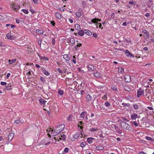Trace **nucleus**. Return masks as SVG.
I'll use <instances>...</instances> for the list:
<instances>
[{"label":"nucleus","instance_id":"obj_1","mask_svg":"<svg viewBox=\"0 0 154 154\" xmlns=\"http://www.w3.org/2000/svg\"><path fill=\"white\" fill-rule=\"evenodd\" d=\"M65 127L64 124H60L56 127L55 129L54 130L51 128H50L49 131H51V134H53L54 136H56L61 132Z\"/></svg>","mask_w":154,"mask_h":154},{"label":"nucleus","instance_id":"obj_2","mask_svg":"<svg viewBox=\"0 0 154 154\" xmlns=\"http://www.w3.org/2000/svg\"><path fill=\"white\" fill-rule=\"evenodd\" d=\"M120 126L123 129L129 131H131L132 130V128L130 125L127 123L126 122H122L120 124Z\"/></svg>","mask_w":154,"mask_h":154},{"label":"nucleus","instance_id":"obj_3","mask_svg":"<svg viewBox=\"0 0 154 154\" xmlns=\"http://www.w3.org/2000/svg\"><path fill=\"white\" fill-rule=\"evenodd\" d=\"M12 8V10L14 11L17 12L18 10L20 8V6L16 4L15 3H12L11 6Z\"/></svg>","mask_w":154,"mask_h":154},{"label":"nucleus","instance_id":"obj_4","mask_svg":"<svg viewBox=\"0 0 154 154\" xmlns=\"http://www.w3.org/2000/svg\"><path fill=\"white\" fill-rule=\"evenodd\" d=\"M79 118L80 120H83L85 119L87 120L88 118L87 117V113L85 112H82L81 114L79 116Z\"/></svg>","mask_w":154,"mask_h":154},{"label":"nucleus","instance_id":"obj_5","mask_svg":"<svg viewBox=\"0 0 154 154\" xmlns=\"http://www.w3.org/2000/svg\"><path fill=\"white\" fill-rule=\"evenodd\" d=\"M100 21V20L99 19H97L96 18H95L94 19H93L91 21L92 22H93L94 23H96V25H97V28L99 27V28H101V26H102V24L100 23H98V21Z\"/></svg>","mask_w":154,"mask_h":154},{"label":"nucleus","instance_id":"obj_6","mask_svg":"<svg viewBox=\"0 0 154 154\" xmlns=\"http://www.w3.org/2000/svg\"><path fill=\"white\" fill-rule=\"evenodd\" d=\"M87 68L89 71L91 72L96 69L95 66L92 64H89L87 66Z\"/></svg>","mask_w":154,"mask_h":154},{"label":"nucleus","instance_id":"obj_7","mask_svg":"<svg viewBox=\"0 0 154 154\" xmlns=\"http://www.w3.org/2000/svg\"><path fill=\"white\" fill-rule=\"evenodd\" d=\"M142 32L144 33V34H143V35L144 38L147 39L149 37V34L147 30L144 29L142 31Z\"/></svg>","mask_w":154,"mask_h":154},{"label":"nucleus","instance_id":"obj_8","mask_svg":"<svg viewBox=\"0 0 154 154\" xmlns=\"http://www.w3.org/2000/svg\"><path fill=\"white\" fill-rule=\"evenodd\" d=\"M83 14V12L82 10V8H79V11L75 12V14L77 17H79Z\"/></svg>","mask_w":154,"mask_h":154},{"label":"nucleus","instance_id":"obj_9","mask_svg":"<svg viewBox=\"0 0 154 154\" xmlns=\"http://www.w3.org/2000/svg\"><path fill=\"white\" fill-rule=\"evenodd\" d=\"M131 117L132 120H135L137 118H139L140 117L137 114L133 113L131 115Z\"/></svg>","mask_w":154,"mask_h":154},{"label":"nucleus","instance_id":"obj_10","mask_svg":"<svg viewBox=\"0 0 154 154\" xmlns=\"http://www.w3.org/2000/svg\"><path fill=\"white\" fill-rule=\"evenodd\" d=\"M144 91L143 90L139 89L137 92V97H139L141 95L144 94Z\"/></svg>","mask_w":154,"mask_h":154},{"label":"nucleus","instance_id":"obj_11","mask_svg":"<svg viewBox=\"0 0 154 154\" xmlns=\"http://www.w3.org/2000/svg\"><path fill=\"white\" fill-rule=\"evenodd\" d=\"M6 37L8 39L11 40H14L16 38L15 36L11 35L9 33H8L6 35Z\"/></svg>","mask_w":154,"mask_h":154},{"label":"nucleus","instance_id":"obj_12","mask_svg":"<svg viewBox=\"0 0 154 154\" xmlns=\"http://www.w3.org/2000/svg\"><path fill=\"white\" fill-rule=\"evenodd\" d=\"M46 68L44 67H42L41 68V69L42 72L45 75H49L50 74L46 70Z\"/></svg>","mask_w":154,"mask_h":154},{"label":"nucleus","instance_id":"obj_13","mask_svg":"<svg viewBox=\"0 0 154 154\" xmlns=\"http://www.w3.org/2000/svg\"><path fill=\"white\" fill-rule=\"evenodd\" d=\"M124 79L125 82H129L131 81V76L129 75H125Z\"/></svg>","mask_w":154,"mask_h":154},{"label":"nucleus","instance_id":"obj_14","mask_svg":"<svg viewBox=\"0 0 154 154\" xmlns=\"http://www.w3.org/2000/svg\"><path fill=\"white\" fill-rule=\"evenodd\" d=\"M16 124H22L24 122V121L23 119H19L18 120H16L14 122Z\"/></svg>","mask_w":154,"mask_h":154},{"label":"nucleus","instance_id":"obj_15","mask_svg":"<svg viewBox=\"0 0 154 154\" xmlns=\"http://www.w3.org/2000/svg\"><path fill=\"white\" fill-rule=\"evenodd\" d=\"M63 57L66 62L70 60V57L68 54H64L63 55Z\"/></svg>","mask_w":154,"mask_h":154},{"label":"nucleus","instance_id":"obj_16","mask_svg":"<svg viewBox=\"0 0 154 154\" xmlns=\"http://www.w3.org/2000/svg\"><path fill=\"white\" fill-rule=\"evenodd\" d=\"M14 136V133H11L8 135V140L10 141L13 139Z\"/></svg>","mask_w":154,"mask_h":154},{"label":"nucleus","instance_id":"obj_17","mask_svg":"<svg viewBox=\"0 0 154 154\" xmlns=\"http://www.w3.org/2000/svg\"><path fill=\"white\" fill-rule=\"evenodd\" d=\"M87 141L88 143L91 144L93 142L95 141V139L92 137L88 138L87 139Z\"/></svg>","mask_w":154,"mask_h":154},{"label":"nucleus","instance_id":"obj_18","mask_svg":"<svg viewBox=\"0 0 154 154\" xmlns=\"http://www.w3.org/2000/svg\"><path fill=\"white\" fill-rule=\"evenodd\" d=\"M125 53L126 55L128 57H131V56L133 57H134V56L131 54L128 50L125 51Z\"/></svg>","mask_w":154,"mask_h":154},{"label":"nucleus","instance_id":"obj_19","mask_svg":"<svg viewBox=\"0 0 154 154\" xmlns=\"http://www.w3.org/2000/svg\"><path fill=\"white\" fill-rule=\"evenodd\" d=\"M93 74L95 77L97 78H100L101 76V74L97 71L94 73Z\"/></svg>","mask_w":154,"mask_h":154},{"label":"nucleus","instance_id":"obj_20","mask_svg":"<svg viewBox=\"0 0 154 154\" xmlns=\"http://www.w3.org/2000/svg\"><path fill=\"white\" fill-rule=\"evenodd\" d=\"M37 55H38V56L41 59L43 60H48V58H47L46 57H45L42 56L38 53H37Z\"/></svg>","mask_w":154,"mask_h":154},{"label":"nucleus","instance_id":"obj_21","mask_svg":"<svg viewBox=\"0 0 154 154\" xmlns=\"http://www.w3.org/2000/svg\"><path fill=\"white\" fill-rule=\"evenodd\" d=\"M84 32L88 35H92V32L89 30L85 29L84 30Z\"/></svg>","mask_w":154,"mask_h":154},{"label":"nucleus","instance_id":"obj_22","mask_svg":"<svg viewBox=\"0 0 154 154\" xmlns=\"http://www.w3.org/2000/svg\"><path fill=\"white\" fill-rule=\"evenodd\" d=\"M140 106V103H136L133 105V107L134 109H138Z\"/></svg>","mask_w":154,"mask_h":154},{"label":"nucleus","instance_id":"obj_23","mask_svg":"<svg viewBox=\"0 0 154 154\" xmlns=\"http://www.w3.org/2000/svg\"><path fill=\"white\" fill-rule=\"evenodd\" d=\"M56 17L58 19H60L62 18L61 14L59 12H56L55 13Z\"/></svg>","mask_w":154,"mask_h":154},{"label":"nucleus","instance_id":"obj_24","mask_svg":"<svg viewBox=\"0 0 154 154\" xmlns=\"http://www.w3.org/2000/svg\"><path fill=\"white\" fill-rule=\"evenodd\" d=\"M60 140L65 141L66 140V136L65 134H63L62 135H60Z\"/></svg>","mask_w":154,"mask_h":154},{"label":"nucleus","instance_id":"obj_25","mask_svg":"<svg viewBox=\"0 0 154 154\" xmlns=\"http://www.w3.org/2000/svg\"><path fill=\"white\" fill-rule=\"evenodd\" d=\"M43 31L41 30L38 29H36L35 30V32L39 34L42 35L43 34Z\"/></svg>","mask_w":154,"mask_h":154},{"label":"nucleus","instance_id":"obj_26","mask_svg":"<svg viewBox=\"0 0 154 154\" xmlns=\"http://www.w3.org/2000/svg\"><path fill=\"white\" fill-rule=\"evenodd\" d=\"M115 129L116 130V131L119 134L122 133V131L118 127H116L115 126Z\"/></svg>","mask_w":154,"mask_h":154},{"label":"nucleus","instance_id":"obj_27","mask_svg":"<svg viewBox=\"0 0 154 154\" xmlns=\"http://www.w3.org/2000/svg\"><path fill=\"white\" fill-rule=\"evenodd\" d=\"M96 149L97 150H102L104 149V147L103 146H97Z\"/></svg>","mask_w":154,"mask_h":154},{"label":"nucleus","instance_id":"obj_28","mask_svg":"<svg viewBox=\"0 0 154 154\" xmlns=\"http://www.w3.org/2000/svg\"><path fill=\"white\" fill-rule=\"evenodd\" d=\"M39 102L42 104H45L46 102V101L42 98H40L39 100Z\"/></svg>","mask_w":154,"mask_h":154},{"label":"nucleus","instance_id":"obj_29","mask_svg":"<svg viewBox=\"0 0 154 154\" xmlns=\"http://www.w3.org/2000/svg\"><path fill=\"white\" fill-rule=\"evenodd\" d=\"M86 99L87 101L90 102L92 100L91 96L89 95H88L86 96Z\"/></svg>","mask_w":154,"mask_h":154},{"label":"nucleus","instance_id":"obj_30","mask_svg":"<svg viewBox=\"0 0 154 154\" xmlns=\"http://www.w3.org/2000/svg\"><path fill=\"white\" fill-rule=\"evenodd\" d=\"M145 139L148 140H150L152 142H154V139H152L151 137L148 136H146L145 137Z\"/></svg>","mask_w":154,"mask_h":154},{"label":"nucleus","instance_id":"obj_31","mask_svg":"<svg viewBox=\"0 0 154 154\" xmlns=\"http://www.w3.org/2000/svg\"><path fill=\"white\" fill-rule=\"evenodd\" d=\"M118 71L119 72H120L122 74L124 72V69L122 67L119 68Z\"/></svg>","mask_w":154,"mask_h":154},{"label":"nucleus","instance_id":"obj_32","mask_svg":"<svg viewBox=\"0 0 154 154\" xmlns=\"http://www.w3.org/2000/svg\"><path fill=\"white\" fill-rule=\"evenodd\" d=\"M104 105L106 107H108L111 105V104L108 101H107L105 102Z\"/></svg>","mask_w":154,"mask_h":154},{"label":"nucleus","instance_id":"obj_33","mask_svg":"<svg viewBox=\"0 0 154 154\" xmlns=\"http://www.w3.org/2000/svg\"><path fill=\"white\" fill-rule=\"evenodd\" d=\"M75 28L77 30H79L80 29V26L78 24H76L75 25Z\"/></svg>","mask_w":154,"mask_h":154},{"label":"nucleus","instance_id":"obj_34","mask_svg":"<svg viewBox=\"0 0 154 154\" xmlns=\"http://www.w3.org/2000/svg\"><path fill=\"white\" fill-rule=\"evenodd\" d=\"M79 136V133H77L74 134L73 136V138L75 139L77 138Z\"/></svg>","mask_w":154,"mask_h":154},{"label":"nucleus","instance_id":"obj_35","mask_svg":"<svg viewBox=\"0 0 154 154\" xmlns=\"http://www.w3.org/2000/svg\"><path fill=\"white\" fill-rule=\"evenodd\" d=\"M16 61V59H12L11 60H9V64H11L12 63L15 62Z\"/></svg>","mask_w":154,"mask_h":154},{"label":"nucleus","instance_id":"obj_36","mask_svg":"<svg viewBox=\"0 0 154 154\" xmlns=\"http://www.w3.org/2000/svg\"><path fill=\"white\" fill-rule=\"evenodd\" d=\"M70 42L72 44H74L75 43V40L73 38H70Z\"/></svg>","mask_w":154,"mask_h":154},{"label":"nucleus","instance_id":"obj_37","mask_svg":"<svg viewBox=\"0 0 154 154\" xmlns=\"http://www.w3.org/2000/svg\"><path fill=\"white\" fill-rule=\"evenodd\" d=\"M84 32H83L82 30H81L79 32L78 34L79 35L82 36L84 35Z\"/></svg>","mask_w":154,"mask_h":154},{"label":"nucleus","instance_id":"obj_38","mask_svg":"<svg viewBox=\"0 0 154 154\" xmlns=\"http://www.w3.org/2000/svg\"><path fill=\"white\" fill-rule=\"evenodd\" d=\"M81 45H82V44H80V43L78 44L77 45L75 46L74 48L75 49H76V50H78V47H80L81 46Z\"/></svg>","mask_w":154,"mask_h":154},{"label":"nucleus","instance_id":"obj_39","mask_svg":"<svg viewBox=\"0 0 154 154\" xmlns=\"http://www.w3.org/2000/svg\"><path fill=\"white\" fill-rule=\"evenodd\" d=\"M86 145V143L85 142H83L81 143L80 146L82 147L83 148Z\"/></svg>","mask_w":154,"mask_h":154},{"label":"nucleus","instance_id":"obj_40","mask_svg":"<svg viewBox=\"0 0 154 154\" xmlns=\"http://www.w3.org/2000/svg\"><path fill=\"white\" fill-rule=\"evenodd\" d=\"M102 99L105 100H107V94H105L102 97Z\"/></svg>","mask_w":154,"mask_h":154},{"label":"nucleus","instance_id":"obj_41","mask_svg":"<svg viewBox=\"0 0 154 154\" xmlns=\"http://www.w3.org/2000/svg\"><path fill=\"white\" fill-rule=\"evenodd\" d=\"M22 12H23L25 14H27L29 13L28 11L27 10L25 9H22Z\"/></svg>","mask_w":154,"mask_h":154},{"label":"nucleus","instance_id":"obj_42","mask_svg":"<svg viewBox=\"0 0 154 154\" xmlns=\"http://www.w3.org/2000/svg\"><path fill=\"white\" fill-rule=\"evenodd\" d=\"M132 124L134 125L136 127H137L138 126V123L136 121L132 122Z\"/></svg>","mask_w":154,"mask_h":154},{"label":"nucleus","instance_id":"obj_43","mask_svg":"<svg viewBox=\"0 0 154 154\" xmlns=\"http://www.w3.org/2000/svg\"><path fill=\"white\" fill-rule=\"evenodd\" d=\"M63 91L62 90L59 89L58 91V94L60 95H62L63 94Z\"/></svg>","mask_w":154,"mask_h":154},{"label":"nucleus","instance_id":"obj_44","mask_svg":"<svg viewBox=\"0 0 154 154\" xmlns=\"http://www.w3.org/2000/svg\"><path fill=\"white\" fill-rule=\"evenodd\" d=\"M97 130V129L93 128H91L90 129V131H95Z\"/></svg>","mask_w":154,"mask_h":154},{"label":"nucleus","instance_id":"obj_45","mask_svg":"<svg viewBox=\"0 0 154 154\" xmlns=\"http://www.w3.org/2000/svg\"><path fill=\"white\" fill-rule=\"evenodd\" d=\"M58 136V137H54V138L55 140L57 141H59V140H60V135H59Z\"/></svg>","mask_w":154,"mask_h":154},{"label":"nucleus","instance_id":"obj_46","mask_svg":"<svg viewBox=\"0 0 154 154\" xmlns=\"http://www.w3.org/2000/svg\"><path fill=\"white\" fill-rule=\"evenodd\" d=\"M111 88L114 91H117V88L116 87H115V86H112L111 87Z\"/></svg>","mask_w":154,"mask_h":154},{"label":"nucleus","instance_id":"obj_47","mask_svg":"<svg viewBox=\"0 0 154 154\" xmlns=\"http://www.w3.org/2000/svg\"><path fill=\"white\" fill-rule=\"evenodd\" d=\"M57 71L60 74H62L63 73V71L59 68H58L57 69Z\"/></svg>","mask_w":154,"mask_h":154},{"label":"nucleus","instance_id":"obj_48","mask_svg":"<svg viewBox=\"0 0 154 154\" xmlns=\"http://www.w3.org/2000/svg\"><path fill=\"white\" fill-rule=\"evenodd\" d=\"M69 150V149L68 148H67V147H66L64 149V151L65 152L67 153V152H68Z\"/></svg>","mask_w":154,"mask_h":154},{"label":"nucleus","instance_id":"obj_49","mask_svg":"<svg viewBox=\"0 0 154 154\" xmlns=\"http://www.w3.org/2000/svg\"><path fill=\"white\" fill-rule=\"evenodd\" d=\"M0 84L2 85H5L7 84V83L5 82H1Z\"/></svg>","mask_w":154,"mask_h":154},{"label":"nucleus","instance_id":"obj_50","mask_svg":"<svg viewBox=\"0 0 154 154\" xmlns=\"http://www.w3.org/2000/svg\"><path fill=\"white\" fill-rule=\"evenodd\" d=\"M79 125H78V126L79 127H80V128H81V129H82V126H79V125H82V124H84V123H83V122H82V121L80 122H79Z\"/></svg>","mask_w":154,"mask_h":154},{"label":"nucleus","instance_id":"obj_51","mask_svg":"<svg viewBox=\"0 0 154 154\" xmlns=\"http://www.w3.org/2000/svg\"><path fill=\"white\" fill-rule=\"evenodd\" d=\"M68 120L70 121L72 120V116L71 115L69 116L67 118Z\"/></svg>","mask_w":154,"mask_h":154},{"label":"nucleus","instance_id":"obj_52","mask_svg":"<svg viewBox=\"0 0 154 154\" xmlns=\"http://www.w3.org/2000/svg\"><path fill=\"white\" fill-rule=\"evenodd\" d=\"M29 11L32 14H34L35 12V11L34 10L32 9L31 8L30 9Z\"/></svg>","mask_w":154,"mask_h":154},{"label":"nucleus","instance_id":"obj_53","mask_svg":"<svg viewBox=\"0 0 154 154\" xmlns=\"http://www.w3.org/2000/svg\"><path fill=\"white\" fill-rule=\"evenodd\" d=\"M85 83L84 82H82L81 83V84H80V86L82 88L84 86Z\"/></svg>","mask_w":154,"mask_h":154},{"label":"nucleus","instance_id":"obj_54","mask_svg":"<svg viewBox=\"0 0 154 154\" xmlns=\"http://www.w3.org/2000/svg\"><path fill=\"white\" fill-rule=\"evenodd\" d=\"M52 44L54 45L55 43V39H52Z\"/></svg>","mask_w":154,"mask_h":154},{"label":"nucleus","instance_id":"obj_55","mask_svg":"<svg viewBox=\"0 0 154 154\" xmlns=\"http://www.w3.org/2000/svg\"><path fill=\"white\" fill-rule=\"evenodd\" d=\"M32 1L35 4H37L38 2L37 0H32Z\"/></svg>","mask_w":154,"mask_h":154},{"label":"nucleus","instance_id":"obj_56","mask_svg":"<svg viewBox=\"0 0 154 154\" xmlns=\"http://www.w3.org/2000/svg\"><path fill=\"white\" fill-rule=\"evenodd\" d=\"M145 16L147 17H148L150 16V14L149 13H146L145 14Z\"/></svg>","mask_w":154,"mask_h":154},{"label":"nucleus","instance_id":"obj_57","mask_svg":"<svg viewBox=\"0 0 154 154\" xmlns=\"http://www.w3.org/2000/svg\"><path fill=\"white\" fill-rule=\"evenodd\" d=\"M69 22L71 23H72L73 22V20L72 19H69Z\"/></svg>","mask_w":154,"mask_h":154},{"label":"nucleus","instance_id":"obj_58","mask_svg":"<svg viewBox=\"0 0 154 154\" xmlns=\"http://www.w3.org/2000/svg\"><path fill=\"white\" fill-rule=\"evenodd\" d=\"M147 108L148 109H149V110H153V109L152 107H150V106L147 107Z\"/></svg>","mask_w":154,"mask_h":154},{"label":"nucleus","instance_id":"obj_59","mask_svg":"<svg viewBox=\"0 0 154 154\" xmlns=\"http://www.w3.org/2000/svg\"><path fill=\"white\" fill-rule=\"evenodd\" d=\"M93 36L94 37L97 38V34L96 33H94L93 34Z\"/></svg>","mask_w":154,"mask_h":154},{"label":"nucleus","instance_id":"obj_60","mask_svg":"<svg viewBox=\"0 0 154 154\" xmlns=\"http://www.w3.org/2000/svg\"><path fill=\"white\" fill-rule=\"evenodd\" d=\"M65 6H64L63 7L61 8V9H60V10H61L62 11H64L65 10V8L64 7Z\"/></svg>","mask_w":154,"mask_h":154},{"label":"nucleus","instance_id":"obj_61","mask_svg":"<svg viewBox=\"0 0 154 154\" xmlns=\"http://www.w3.org/2000/svg\"><path fill=\"white\" fill-rule=\"evenodd\" d=\"M129 4L130 5L134 4V1H132L129 2Z\"/></svg>","mask_w":154,"mask_h":154},{"label":"nucleus","instance_id":"obj_62","mask_svg":"<svg viewBox=\"0 0 154 154\" xmlns=\"http://www.w3.org/2000/svg\"><path fill=\"white\" fill-rule=\"evenodd\" d=\"M5 46L3 44L2 42H0V47Z\"/></svg>","mask_w":154,"mask_h":154},{"label":"nucleus","instance_id":"obj_63","mask_svg":"<svg viewBox=\"0 0 154 154\" xmlns=\"http://www.w3.org/2000/svg\"><path fill=\"white\" fill-rule=\"evenodd\" d=\"M81 94V95H83L84 93V91L83 90H81L80 91Z\"/></svg>","mask_w":154,"mask_h":154},{"label":"nucleus","instance_id":"obj_64","mask_svg":"<svg viewBox=\"0 0 154 154\" xmlns=\"http://www.w3.org/2000/svg\"><path fill=\"white\" fill-rule=\"evenodd\" d=\"M139 154H146V153L143 151H141L140 152Z\"/></svg>","mask_w":154,"mask_h":154}]
</instances>
